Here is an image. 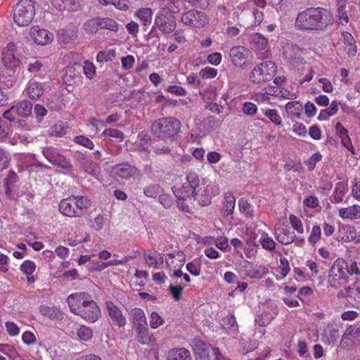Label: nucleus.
Masks as SVG:
<instances>
[{"mask_svg": "<svg viewBox=\"0 0 360 360\" xmlns=\"http://www.w3.org/2000/svg\"><path fill=\"white\" fill-rule=\"evenodd\" d=\"M333 13L326 8H309L300 12L295 20V26L301 30H324L328 25H333Z\"/></svg>", "mask_w": 360, "mask_h": 360, "instance_id": "f257e3e1", "label": "nucleus"}, {"mask_svg": "<svg viewBox=\"0 0 360 360\" xmlns=\"http://www.w3.org/2000/svg\"><path fill=\"white\" fill-rule=\"evenodd\" d=\"M70 310L89 323L96 322L101 316L100 309L86 292H76L70 295L66 300Z\"/></svg>", "mask_w": 360, "mask_h": 360, "instance_id": "f03ea898", "label": "nucleus"}, {"mask_svg": "<svg viewBox=\"0 0 360 360\" xmlns=\"http://www.w3.org/2000/svg\"><path fill=\"white\" fill-rule=\"evenodd\" d=\"M91 205V200L85 196L72 195L61 200L58 208L60 213L66 217H78L82 216Z\"/></svg>", "mask_w": 360, "mask_h": 360, "instance_id": "7ed1b4c3", "label": "nucleus"}, {"mask_svg": "<svg viewBox=\"0 0 360 360\" xmlns=\"http://www.w3.org/2000/svg\"><path fill=\"white\" fill-rule=\"evenodd\" d=\"M349 281L347 262L341 257L336 259L328 271L327 283L333 288L338 289Z\"/></svg>", "mask_w": 360, "mask_h": 360, "instance_id": "20e7f679", "label": "nucleus"}, {"mask_svg": "<svg viewBox=\"0 0 360 360\" xmlns=\"http://www.w3.org/2000/svg\"><path fill=\"white\" fill-rule=\"evenodd\" d=\"M180 122L172 117L158 119L151 126L153 134L161 139H172L180 131Z\"/></svg>", "mask_w": 360, "mask_h": 360, "instance_id": "39448f33", "label": "nucleus"}, {"mask_svg": "<svg viewBox=\"0 0 360 360\" xmlns=\"http://www.w3.org/2000/svg\"><path fill=\"white\" fill-rule=\"evenodd\" d=\"M34 0H20L13 10V18L18 27L29 25L35 15Z\"/></svg>", "mask_w": 360, "mask_h": 360, "instance_id": "423d86ee", "label": "nucleus"}, {"mask_svg": "<svg viewBox=\"0 0 360 360\" xmlns=\"http://www.w3.org/2000/svg\"><path fill=\"white\" fill-rule=\"evenodd\" d=\"M199 181L198 175L195 172H188L181 184L176 183L173 186V193L179 200L192 198L199 186Z\"/></svg>", "mask_w": 360, "mask_h": 360, "instance_id": "0eeeda50", "label": "nucleus"}, {"mask_svg": "<svg viewBox=\"0 0 360 360\" xmlns=\"http://www.w3.org/2000/svg\"><path fill=\"white\" fill-rule=\"evenodd\" d=\"M276 72L277 67L273 61H263L251 71L250 80L254 84H262L271 80Z\"/></svg>", "mask_w": 360, "mask_h": 360, "instance_id": "6e6552de", "label": "nucleus"}, {"mask_svg": "<svg viewBox=\"0 0 360 360\" xmlns=\"http://www.w3.org/2000/svg\"><path fill=\"white\" fill-rule=\"evenodd\" d=\"M219 193V188L215 184H199L193 197L200 206H207L211 203L212 197Z\"/></svg>", "mask_w": 360, "mask_h": 360, "instance_id": "1a4fd4ad", "label": "nucleus"}, {"mask_svg": "<svg viewBox=\"0 0 360 360\" xmlns=\"http://www.w3.org/2000/svg\"><path fill=\"white\" fill-rule=\"evenodd\" d=\"M42 153L46 159L52 165L66 169L72 167L71 164L66 159L61 150L49 146L44 148Z\"/></svg>", "mask_w": 360, "mask_h": 360, "instance_id": "9d476101", "label": "nucleus"}, {"mask_svg": "<svg viewBox=\"0 0 360 360\" xmlns=\"http://www.w3.org/2000/svg\"><path fill=\"white\" fill-rule=\"evenodd\" d=\"M155 23L164 33H170L176 28L174 16L166 9H162L155 16Z\"/></svg>", "mask_w": 360, "mask_h": 360, "instance_id": "9b49d317", "label": "nucleus"}, {"mask_svg": "<svg viewBox=\"0 0 360 360\" xmlns=\"http://www.w3.org/2000/svg\"><path fill=\"white\" fill-rule=\"evenodd\" d=\"M181 21L185 25L200 27L207 22V18L202 12L191 10L182 15Z\"/></svg>", "mask_w": 360, "mask_h": 360, "instance_id": "f8f14e48", "label": "nucleus"}, {"mask_svg": "<svg viewBox=\"0 0 360 360\" xmlns=\"http://www.w3.org/2000/svg\"><path fill=\"white\" fill-rule=\"evenodd\" d=\"M249 50L243 46H237L231 49L229 56L232 64L238 68L246 66Z\"/></svg>", "mask_w": 360, "mask_h": 360, "instance_id": "ddd939ff", "label": "nucleus"}, {"mask_svg": "<svg viewBox=\"0 0 360 360\" xmlns=\"http://www.w3.org/2000/svg\"><path fill=\"white\" fill-rule=\"evenodd\" d=\"M31 39L37 44L46 45L52 41L53 35L46 29L39 26H32L30 31Z\"/></svg>", "mask_w": 360, "mask_h": 360, "instance_id": "4468645a", "label": "nucleus"}, {"mask_svg": "<svg viewBox=\"0 0 360 360\" xmlns=\"http://www.w3.org/2000/svg\"><path fill=\"white\" fill-rule=\"evenodd\" d=\"M18 176L14 172H9L4 179V186L5 193L10 199L15 200L18 198V187L16 185Z\"/></svg>", "mask_w": 360, "mask_h": 360, "instance_id": "2eb2a0df", "label": "nucleus"}, {"mask_svg": "<svg viewBox=\"0 0 360 360\" xmlns=\"http://www.w3.org/2000/svg\"><path fill=\"white\" fill-rule=\"evenodd\" d=\"M32 105L28 101H21L16 105L12 106L9 110L5 111L3 114V117L5 119H10L8 117L11 112H15L16 115L19 117H27L32 112Z\"/></svg>", "mask_w": 360, "mask_h": 360, "instance_id": "dca6fc26", "label": "nucleus"}, {"mask_svg": "<svg viewBox=\"0 0 360 360\" xmlns=\"http://www.w3.org/2000/svg\"><path fill=\"white\" fill-rule=\"evenodd\" d=\"M217 347H212L210 345L205 343L200 340H196L194 342V351L197 356V360H210V352L214 355V349Z\"/></svg>", "mask_w": 360, "mask_h": 360, "instance_id": "f3484780", "label": "nucleus"}, {"mask_svg": "<svg viewBox=\"0 0 360 360\" xmlns=\"http://www.w3.org/2000/svg\"><path fill=\"white\" fill-rule=\"evenodd\" d=\"M112 173L117 179H129L138 174V169L129 164H121L113 167Z\"/></svg>", "mask_w": 360, "mask_h": 360, "instance_id": "a211bd4d", "label": "nucleus"}, {"mask_svg": "<svg viewBox=\"0 0 360 360\" xmlns=\"http://www.w3.org/2000/svg\"><path fill=\"white\" fill-rule=\"evenodd\" d=\"M105 304L108 314L112 322L119 327L124 326L126 324V319L118 307L110 301L106 302Z\"/></svg>", "mask_w": 360, "mask_h": 360, "instance_id": "6ab92c4d", "label": "nucleus"}, {"mask_svg": "<svg viewBox=\"0 0 360 360\" xmlns=\"http://www.w3.org/2000/svg\"><path fill=\"white\" fill-rule=\"evenodd\" d=\"M274 236L276 240L283 245L290 244L295 239V235L291 233L288 228L281 226L275 228Z\"/></svg>", "mask_w": 360, "mask_h": 360, "instance_id": "aec40b11", "label": "nucleus"}, {"mask_svg": "<svg viewBox=\"0 0 360 360\" xmlns=\"http://www.w3.org/2000/svg\"><path fill=\"white\" fill-rule=\"evenodd\" d=\"M338 216L342 219L356 220L360 219V205H353L339 210Z\"/></svg>", "mask_w": 360, "mask_h": 360, "instance_id": "412c9836", "label": "nucleus"}, {"mask_svg": "<svg viewBox=\"0 0 360 360\" xmlns=\"http://www.w3.org/2000/svg\"><path fill=\"white\" fill-rule=\"evenodd\" d=\"M44 91V87L40 82L33 79L28 82L26 87V94L30 99H38L43 95Z\"/></svg>", "mask_w": 360, "mask_h": 360, "instance_id": "4be33fe9", "label": "nucleus"}, {"mask_svg": "<svg viewBox=\"0 0 360 360\" xmlns=\"http://www.w3.org/2000/svg\"><path fill=\"white\" fill-rule=\"evenodd\" d=\"M185 262V256L182 252L169 253L165 257L166 266L169 269L181 268Z\"/></svg>", "mask_w": 360, "mask_h": 360, "instance_id": "5701e85b", "label": "nucleus"}, {"mask_svg": "<svg viewBox=\"0 0 360 360\" xmlns=\"http://www.w3.org/2000/svg\"><path fill=\"white\" fill-rule=\"evenodd\" d=\"M335 131L338 136L341 139L342 145L349 150L352 154H354V149L352 146L351 139L348 135V131L340 122L335 125Z\"/></svg>", "mask_w": 360, "mask_h": 360, "instance_id": "b1692460", "label": "nucleus"}, {"mask_svg": "<svg viewBox=\"0 0 360 360\" xmlns=\"http://www.w3.org/2000/svg\"><path fill=\"white\" fill-rule=\"evenodd\" d=\"M339 330L333 323H328L323 330V341L328 345L335 344L339 339Z\"/></svg>", "mask_w": 360, "mask_h": 360, "instance_id": "393cba45", "label": "nucleus"}, {"mask_svg": "<svg viewBox=\"0 0 360 360\" xmlns=\"http://www.w3.org/2000/svg\"><path fill=\"white\" fill-rule=\"evenodd\" d=\"M302 110V104L299 101H289L285 105L286 113L291 120L300 119Z\"/></svg>", "mask_w": 360, "mask_h": 360, "instance_id": "a878e982", "label": "nucleus"}, {"mask_svg": "<svg viewBox=\"0 0 360 360\" xmlns=\"http://www.w3.org/2000/svg\"><path fill=\"white\" fill-rule=\"evenodd\" d=\"M40 314L51 320H60L63 318V313L58 307L41 305L39 307Z\"/></svg>", "mask_w": 360, "mask_h": 360, "instance_id": "bb28decb", "label": "nucleus"}, {"mask_svg": "<svg viewBox=\"0 0 360 360\" xmlns=\"http://www.w3.org/2000/svg\"><path fill=\"white\" fill-rule=\"evenodd\" d=\"M348 186L345 181H340L335 184L331 202L333 203H340L343 200L344 196L347 193Z\"/></svg>", "mask_w": 360, "mask_h": 360, "instance_id": "cd10ccee", "label": "nucleus"}, {"mask_svg": "<svg viewBox=\"0 0 360 360\" xmlns=\"http://www.w3.org/2000/svg\"><path fill=\"white\" fill-rule=\"evenodd\" d=\"M343 42L345 44V50L347 54L354 56L356 53V46L355 39L353 36L348 32H343L342 34Z\"/></svg>", "mask_w": 360, "mask_h": 360, "instance_id": "c85d7f7f", "label": "nucleus"}, {"mask_svg": "<svg viewBox=\"0 0 360 360\" xmlns=\"http://www.w3.org/2000/svg\"><path fill=\"white\" fill-rule=\"evenodd\" d=\"M137 333L138 341L143 345H148L153 340V337L150 335L147 324L135 327Z\"/></svg>", "mask_w": 360, "mask_h": 360, "instance_id": "c756f323", "label": "nucleus"}, {"mask_svg": "<svg viewBox=\"0 0 360 360\" xmlns=\"http://www.w3.org/2000/svg\"><path fill=\"white\" fill-rule=\"evenodd\" d=\"M224 329L229 335H236L238 332V325L236 318L233 315L229 314L223 319Z\"/></svg>", "mask_w": 360, "mask_h": 360, "instance_id": "7c9ffc66", "label": "nucleus"}, {"mask_svg": "<svg viewBox=\"0 0 360 360\" xmlns=\"http://www.w3.org/2000/svg\"><path fill=\"white\" fill-rule=\"evenodd\" d=\"M168 360H191L190 352L184 348H176L169 352Z\"/></svg>", "mask_w": 360, "mask_h": 360, "instance_id": "2f4dec72", "label": "nucleus"}, {"mask_svg": "<svg viewBox=\"0 0 360 360\" xmlns=\"http://www.w3.org/2000/svg\"><path fill=\"white\" fill-rule=\"evenodd\" d=\"M153 12L151 8H142L135 13V16L138 18L144 26H148L152 22Z\"/></svg>", "mask_w": 360, "mask_h": 360, "instance_id": "473e14b6", "label": "nucleus"}, {"mask_svg": "<svg viewBox=\"0 0 360 360\" xmlns=\"http://www.w3.org/2000/svg\"><path fill=\"white\" fill-rule=\"evenodd\" d=\"M131 316L134 327L141 326L147 324L145 313L140 308H134L131 311Z\"/></svg>", "mask_w": 360, "mask_h": 360, "instance_id": "72a5a7b5", "label": "nucleus"}, {"mask_svg": "<svg viewBox=\"0 0 360 360\" xmlns=\"http://www.w3.org/2000/svg\"><path fill=\"white\" fill-rule=\"evenodd\" d=\"M144 259L148 266L153 269H158L163 264L162 257L157 253H146Z\"/></svg>", "mask_w": 360, "mask_h": 360, "instance_id": "f704fd0d", "label": "nucleus"}, {"mask_svg": "<svg viewBox=\"0 0 360 360\" xmlns=\"http://www.w3.org/2000/svg\"><path fill=\"white\" fill-rule=\"evenodd\" d=\"M338 101H333L329 108L321 110L318 119L321 121L327 120L330 116H333L338 112Z\"/></svg>", "mask_w": 360, "mask_h": 360, "instance_id": "c9c22d12", "label": "nucleus"}, {"mask_svg": "<svg viewBox=\"0 0 360 360\" xmlns=\"http://www.w3.org/2000/svg\"><path fill=\"white\" fill-rule=\"evenodd\" d=\"M100 29H105L112 32H117L119 30L118 23L110 18H98Z\"/></svg>", "mask_w": 360, "mask_h": 360, "instance_id": "e433bc0d", "label": "nucleus"}, {"mask_svg": "<svg viewBox=\"0 0 360 360\" xmlns=\"http://www.w3.org/2000/svg\"><path fill=\"white\" fill-rule=\"evenodd\" d=\"M261 110L264 115L269 119V120L275 124L276 126L282 125V118L278 115V111L276 109L270 108H262Z\"/></svg>", "mask_w": 360, "mask_h": 360, "instance_id": "4c0bfd02", "label": "nucleus"}, {"mask_svg": "<svg viewBox=\"0 0 360 360\" xmlns=\"http://www.w3.org/2000/svg\"><path fill=\"white\" fill-rule=\"evenodd\" d=\"M259 242L261 244L262 248L269 251H273L276 247V243L269 235L263 232L261 235Z\"/></svg>", "mask_w": 360, "mask_h": 360, "instance_id": "58836bf2", "label": "nucleus"}, {"mask_svg": "<svg viewBox=\"0 0 360 360\" xmlns=\"http://www.w3.org/2000/svg\"><path fill=\"white\" fill-rule=\"evenodd\" d=\"M116 57V51L110 49L99 51L96 56L98 63H106L112 61Z\"/></svg>", "mask_w": 360, "mask_h": 360, "instance_id": "ea45409f", "label": "nucleus"}, {"mask_svg": "<svg viewBox=\"0 0 360 360\" xmlns=\"http://www.w3.org/2000/svg\"><path fill=\"white\" fill-rule=\"evenodd\" d=\"M252 42L254 47L257 50H264L268 44L267 39L259 33H255L252 35Z\"/></svg>", "mask_w": 360, "mask_h": 360, "instance_id": "a19ab883", "label": "nucleus"}, {"mask_svg": "<svg viewBox=\"0 0 360 360\" xmlns=\"http://www.w3.org/2000/svg\"><path fill=\"white\" fill-rule=\"evenodd\" d=\"M269 272L266 267L264 266H259L251 269H249L246 275L251 278H262L264 277Z\"/></svg>", "mask_w": 360, "mask_h": 360, "instance_id": "79ce46f5", "label": "nucleus"}, {"mask_svg": "<svg viewBox=\"0 0 360 360\" xmlns=\"http://www.w3.org/2000/svg\"><path fill=\"white\" fill-rule=\"evenodd\" d=\"M67 130V126L62 122H59L51 127L49 134L53 136L61 137L66 134Z\"/></svg>", "mask_w": 360, "mask_h": 360, "instance_id": "37998d69", "label": "nucleus"}, {"mask_svg": "<svg viewBox=\"0 0 360 360\" xmlns=\"http://www.w3.org/2000/svg\"><path fill=\"white\" fill-rule=\"evenodd\" d=\"M2 62L8 68H13L19 63L15 53L2 51Z\"/></svg>", "mask_w": 360, "mask_h": 360, "instance_id": "c03bdc74", "label": "nucleus"}, {"mask_svg": "<svg viewBox=\"0 0 360 360\" xmlns=\"http://www.w3.org/2000/svg\"><path fill=\"white\" fill-rule=\"evenodd\" d=\"M360 335V326L356 327V326H351L348 327L345 331L342 342H343L345 339L349 340H354L359 338Z\"/></svg>", "mask_w": 360, "mask_h": 360, "instance_id": "a18cd8bd", "label": "nucleus"}, {"mask_svg": "<svg viewBox=\"0 0 360 360\" xmlns=\"http://www.w3.org/2000/svg\"><path fill=\"white\" fill-rule=\"evenodd\" d=\"M289 221L292 229L297 233L303 234L304 233V225L300 218L294 214H290Z\"/></svg>", "mask_w": 360, "mask_h": 360, "instance_id": "49530a36", "label": "nucleus"}, {"mask_svg": "<svg viewBox=\"0 0 360 360\" xmlns=\"http://www.w3.org/2000/svg\"><path fill=\"white\" fill-rule=\"evenodd\" d=\"M321 237V229L320 226L314 225L312 226L309 236L308 237V243L314 246L320 240Z\"/></svg>", "mask_w": 360, "mask_h": 360, "instance_id": "de8ad7c7", "label": "nucleus"}, {"mask_svg": "<svg viewBox=\"0 0 360 360\" xmlns=\"http://www.w3.org/2000/svg\"><path fill=\"white\" fill-rule=\"evenodd\" d=\"M100 29L98 18H91L87 20L84 25V30L86 32L94 34Z\"/></svg>", "mask_w": 360, "mask_h": 360, "instance_id": "09e8293b", "label": "nucleus"}, {"mask_svg": "<svg viewBox=\"0 0 360 360\" xmlns=\"http://www.w3.org/2000/svg\"><path fill=\"white\" fill-rule=\"evenodd\" d=\"M102 135L103 136L113 138L116 139L118 142H122L124 139V135L123 132L117 129H106L103 131Z\"/></svg>", "mask_w": 360, "mask_h": 360, "instance_id": "8fccbe9b", "label": "nucleus"}, {"mask_svg": "<svg viewBox=\"0 0 360 360\" xmlns=\"http://www.w3.org/2000/svg\"><path fill=\"white\" fill-rule=\"evenodd\" d=\"M77 335L81 340L88 341L92 338L93 331L89 327L82 326L77 329Z\"/></svg>", "mask_w": 360, "mask_h": 360, "instance_id": "3c124183", "label": "nucleus"}, {"mask_svg": "<svg viewBox=\"0 0 360 360\" xmlns=\"http://www.w3.org/2000/svg\"><path fill=\"white\" fill-rule=\"evenodd\" d=\"M338 22L342 25H346L349 22V16L346 11V6H337Z\"/></svg>", "mask_w": 360, "mask_h": 360, "instance_id": "603ef678", "label": "nucleus"}, {"mask_svg": "<svg viewBox=\"0 0 360 360\" xmlns=\"http://www.w3.org/2000/svg\"><path fill=\"white\" fill-rule=\"evenodd\" d=\"M161 192L162 189L158 184H150L146 186L143 190L146 196L153 198L159 195Z\"/></svg>", "mask_w": 360, "mask_h": 360, "instance_id": "864d4df0", "label": "nucleus"}, {"mask_svg": "<svg viewBox=\"0 0 360 360\" xmlns=\"http://www.w3.org/2000/svg\"><path fill=\"white\" fill-rule=\"evenodd\" d=\"M239 209L247 217L252 218L254 212L251 205L244 199H240L238 201Z\"/></svg>", "mask_w": 360, "mask_h": 360, "instance_id": "5fc2aeb1", "label": "nucleus"}, {"mask_svg": "<svg viewBox=\"0 0 360 360\" xmlns=\"http://www.w3.org/2000/svg\"><path fill=\"white\" fill-rule=\"evenodd\" d=\"M127 261H128V259L127 258H125L124 259H111L108 262L98 263L97 264V266L95 267V269L97 271H101V270H103L104 269L111 266H117V265L124 264Z\"/></svg>", "mask_w": 360, "mask_h": 360, "instance_id": "6e6d98bb", "label": "nucleus"}, {"mask_svg": "<svg viewBox=\"0 0 360 360\" xmlns=\"http://www.w3.org/2000/svg\"><path fill=\"white\" fill-rule=\"evenodd\" d=\"M119 120L120 116L118 115V114L113 113L109 115L105 122L93 117L90 119L89 122L91 125H96L94 122H99L102 125V127H105L107 124H110L112 122L118 121Z\"/></svg>", "mask_w": 360, "mask_h": 360, "instance_id": "4d7b16f0", "label": "nucleus"}, {"mask_svg": "<svg viewBox=\"0 0 360 360\" xmlns=\"http://www.w3.org/2000/svg\"><path fill=\"white\" fill-rule=\"evenodd\" d=\"M20 271L27 276H30L34 273L36 269V265L31 260L24 261L20 266Z\"/></svg>", "mask_w": 360, "mask_h": 360, "instance_id": "13d9d810", "label": "nucleus"}, {"mask_svg": "<svg viewBox=\"0 0 360 360\" xmlns=\"http://www.w3.org/2000/svg\"><path fill=\"white\" fill-rule=\"evenodd\" d=\"M83 72L88 79H91L96 75V67L92 63L87 60L84 61L83 65Z\"/></svg>", "mask_w": 360, "mask_h": 360, "instance_id": "bf43d9fd", "label": "nucleus"}, {"mask_svg": "<svg viewBox=\"0 0 360 360\" xmlns=\"http://www.w3.org/2000/svg\"><path fill=\"white\" fill-rule=\"evenodd\" d=\"M236 198L232 195H227L225 197L224 207L228 214H232L235 208Z\"/></svg>", "mask_w": 360, "mask_h": 360, "instance_id": "052dcab7", "label": "nucleus"}, {"mask_svg": "<svg viewBox=\"0 0 360 360\" xmlns=\"http://www.w3.org/2000/svg\"><path fill=\"white\" fill-rule=\"evenodd\" d=\"M74 141L79 144L88 149H93L94 147V144L93 141L89 139V138L84 136H77L74 138Z\"/></svg>", "mask_w": 360, "mask_h": 360, "instance_id": "680f3d73", "label": "nucleus"}, {"mask_svg": "<svg viewBox=\"0 0 360 360\" xmlns=\"http://www.w3.org/2000/svg\"><path fill=\"white\" fill-rule=\"evenodd\" d=\"M290 270V268L288 259L285 257L281 258L279 271H281V277H278V280L283 279L288 274Z\"/></svg>", "mask_w": 360, "mask_h": 360, "instance_id": "e2e57ef3", "label": "nucleus"}, {"mask_svg": "<svg viewBox=\"0 0 360 360\" xmlns=\"http://www.w3.org/2000/svg\"><path fill=\"white\" fill-rule=\"evenodd\" d=\"M251 98L257 103H270V97L266 94L264 91L261 92H255L252 94Z\"/></svg>", "mask_w": 360, "mask_h": 360, "instance_id": "0e129e2a", "label": "nucleus"}, {"mask_svg": "<svg viewBox=\"0 0 360 360\" xmlns=\"http://www.w3.org/2000/svg\"><path fill=\"white\" fill-rule=\"evenodd\" d=\"M242 112L246 115H255L257 112V106L252 102H245L243 104Z\"/></svg>", "mask_w": 360, "mask_h": 360, "instance_id": "69168bd1", "label": "nucleus"}, {"mask_svg": "<svg viewBox=\"0 0 360 360\" xmlns=\"http://www.w3.org/2000/svg\"><path fill=\"white\" fill-rule=\"evenodd\" d=\"M164 319L155 311L150 314V326L152 328L155 329L164 323Z\"/></svg>", "mask_w": 360, "mask_h": 360, "instance_id": "338daca9", "label": "nucleus"}, {"mask_svg": "<svg viewBox=\"0 0 360 360\" xmlns=\"http://www.w3.org/2000/svg\"><path fill=\"white\" fill-rule=\"evenodd\" d=\"M218 71L211 67H205L200 70L199 74L204 79H212L217 75Z\"/></svg>", "mask_w": 360, "mask_h": 360, "instance_id": "774afa93", "label": "nucleus"}]
</instances>
